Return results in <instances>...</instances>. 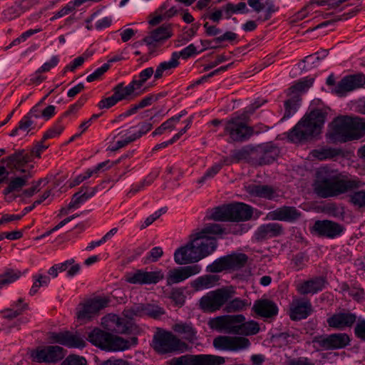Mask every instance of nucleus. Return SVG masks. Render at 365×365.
Here are the masks:
<instances>
[{
  "label": "nucleus",
  "mask_w": 365,
  "mask_h": 365,
  "mask_svg": "<svg viewBox=\"0 0 365 365\" xmlns=\"http://www.w3.org/2000/svg\"><path fill=\"white\" fill-rule=\"evenodd\" d=\"M316 178L314 192L323 198L339 196L363 187L365 185V182L358 178H342L337 170L328 167L319 168Z\"/></svg>",
  "instance_id": "f257e3e1"
},
{
  "label": "nucleus",
  "mask_w": 365,
  "mask_h": 365,
  "mask_svg": "<svg viewBox=\"0 0 365 365\" xmlns=\"http://www.w3.org/2000/svg\"><path fill=\"white\" fill-rule=\"evenodd\" d=\"M238 228L225 227L217 223H207L200 231L190 235V245L194 246L201 259L212 255L217 248V240L228 234L237 235Z\"/></svg>",
  "instance_id": "f03ea898"
},
{
  "label": "nucleus",
  "mask_w": 365,
  "mask_h": 365,
  "mask_svg": "<svg viewBox=\"0 0 365 365\" xmlns=\"http://www.w3.org/2000/svg\"><path fill=\"white\" fill-rule=\"evenodd\" d=\"M365 135V118L354 115H339L331 123L327 138L334 143H343Z\"/></svg>",
  "instance_id": "7ed1b4c3"
},
{
  "label": "nucleus",
  "mask_w": 365,
  "mask_h": 365,
  "mask_svg": "<svg viewBox=\"0 0 365 365\" xmlns=\"http://www.w3.org/2000/svg\"><path fill=\"white\" fill-rule=\"evenodd\" d=\"M326 113L315 109L305 115L288 133V139L294 143L310 140L320 134Z\"/></svg>",
  "instance_id": "20e7f679"
},
{
  "label": "nucleus",
  "mask_w": 365,
  "mask_h": 365,
  "mask_svg": "<svg viewBox=\"0 0 365 365\" xmlns=\"http://www.w3.org/2000/svg\"><path fill=\"white\" fill-rule=\"evenodd\" d=\"M152 347L159 354L182 353L189 346L170 331H158L153 337Z\"/></svg>",
  "instance_id": "39448f33"
},
{
  "label": "nucleus",
  "mask_w": 365,
  "mask_h": 365,
  "mask_svg": "<svg viewBox=\"0 0 365 365\" xmlns=\"http://www.w3.org/2000/svg\"><path fill=\"white\" fill-rule=\"evenodd\" d=\"M87 339L96 346L106 351L124 350L130 347L128 341L98 328L91 331L88 334Z\"/></svg>",
  "instance_id": "423d86ee"
},
{
  "label": "nucleus",
  "mask_w": 365,
  "mask_h": 365,
  "mask_svg": "<svg viewBox=\"0 0 365 365\" xmlns=\"http://www.w3.org/2000/svg\"><path fill=\"white\" fill-rule=\"evenodd\" d=\"M247 114L232 117L225 124V135L230 136L229 142H244L253 135L254 130L246 122Z\"/></svg>",
  "instance_id": "0eeeda50"
},
{
  "label": "nucleus",
  "mask_w": 365,
  "mask_h": 365,
  "mask_svg": "<svg viewBox=\"0 0 365 365\" xmlns=\"http://www.w3.org/2000/svg\"><path fill=\"white\" fill-rule=\"evenodd\" d=\"M234 292L227 288H220L209 292L200 299V307L204 312H214L220 310L232 299Z\"/></svg>",
  "instance_id": "6e6552de"
},
{
  "label": "nucleus",
  "mask_w": 365,
  "mask_h": 365,
  "mask_svg": "<svg viewBox=\"0 0 365 365\" xmlns=\"http://www.w3.org/2000/svg\"><path fill=\"white\" fill-rule=\"evenodd\" d=\"M245 317L243 314L222 315L210 318L207 325L211 329L218 332H225L229 334H237L238 324L244 322Z\"/></svg>",
  "instance_id": "1a4fd4ad"
},
{
  "label": "nucleus",
  "mask_w": 365,
  "mask_h": 365,
  "mask_svg": "<svg viewBox=\"0 0 365 365\" xmlns=\"http://www.w3.org/2000/svg\"><path fill=\"white\" fill-rule=\"evenodd\" d=\"M225 363L224 357L212 354H186L170 361V365H220Z\"/></svg>",
  "instance_id": "9d476101"
},
{
  "label": "nucleus",
  "mask_w": 365,
  "mask_h": 365,
  "mask_svg": "<svg viewBox=\"0 0 365 365\" xmlns=\"http://www.w3.org/2000/svg\"><path fill=\"white\" fill-rule=\"evenodd\" d=\"M65 355V349L56 345L37 347L31 352L32 360L38 363L54 364L63 359Z\"/></svg>",
  "instance_id": "9b49d317"
},
{
  "label": "nucleus",
  "mask_w": 365,
  "mask_h": 365,
  "mask_svg": "<svg viewBox=\"0 0 365 365\" xmlns=\"http://www.w3.org/2000/svg\"><path fill=\"white\" fill-rule=\"evenodd\" d=\"M251 345L244 336H218L213 339V346L220 351L238 352L247 349Z\"/></svg>",
  "instance_id": "f8f14e48"
},
{
  "label": "nucleus",
  "mask_w": 365,
  "mask_h": 365,
  "mask_svg": "<svg viewBox=\"0 0 365 365\" xmlns=\"http://www.w3.org/2000/svg\"><path fill=\"white\" fill-rule=\"evenodd\" d=\"M313 343L322 350L341 349L349 344L350 338L346 333L324 334L315 336Z\"/></svg>",
  "instance_id": "ddd939ff"
},
{
  "label": "nucleus",
  "mask_w": 365,
  "mask_h": 365,
  "mask_svg": "<svg viewBox=\"0 0 365 365\" xmlns=\"http://www.w3.org/2000/svg\"><path fill=\"white\" fill-rule=\"evenodd\" d=\"M108 300L103 298H96L88 300L80 304L77 308L76 316L81 321H88L98 314V312L105 308Z\"/></svg>",
  "instance_id": "4468645a"
},
{
  "label": "nucleus",
  "mask_w": 365,
  "mask_h": 365,
  "mask_svg": "<svg viewBox=\"0 0 365 365\" xmlns=\"http://www.w3.org/2000/svg\"><path fill=\"white\" fill-rule=\"evenodd\" d=\"M125 281L133 284H157L164 278L160 270L147 272L143 269H136L125 274Z\"/></svg>",
  "instance_id": "2eb2a0df"
},
{
  "label": "nucleus",
  "mask_w": 365,
  "mask_h": 365,
  "mask_svg": "<svg viewBox=\"0 0 365 365\" xmlns=\"http://www.w3.org/2000/svg\"><path fill=\"white\" fill-rule=\"evenodd\" d=\"M365 84V75L361 73L344 76L332 89V93L343 96L348 92L362 87Z\"/></svg>",
  "instance_id": "dca6fc26"
},
{
  "label": "nucleus",
  "mask_w": 365,
  "mask_h": 365,
  "mask_svg": "<svg viewBox=\"0 0 365 365\" xmlns=\"http://www.w3.org/2000/svg\"><path fill=\"white\" fill-rule=\"evenodd\" d=\"M254 165H263L272 163L278 157L279 148L271 143L255 146Z\"/></svg>",
  "instance_id": "f3484780"
},
{
  "label": "nucleus",
  "mask_w": 365,
  "mask_h": 365,
  "mask_svg": "<svg viewBox=\"0 0 365 365\" xmlns=\"http://www.w3.org/2000/svg\"><path fill=\"white\" fill-rule=\"evenodd\" d=\"M301 217L302 212L297 207L284 205L269 211L266 215V219L271 221L294 222Z\"/></svg>",
  "instance_id": "a211bd4d"
},
{
  "label": "nucleus",
  "mask_w": 365,
  "mask_h": 365,
  "mask_svg": "<svg viewBox=\"0 0 365 365\" xmlns=\"http://www.w3.org/2000/svg\"><path fill=\"white\" fill-rule=\"evenodd\" d=\"M201 270V266L197 264L174 268L168 272L167 276V284L168 285H171L173 284L180 283L189 277L200 273Z\"/></svg>",
  "instance_id": "6ab92c4d"
},
{
  "label": "nucleus",
  "mask_w": 365,
  "mask_h": 365,
  "mask_svg": "<svg viewBox=\"0 0 365 365\" xmlns=\"http://www.w3.org/2000/svg\"><path fill=\"white\" fill-rule=\"evenodd\" d=\"M50 339L69 348H83L86 344L84 338L79 334H72L69 331L53 332L51 334Z\"/></svg>",
  "instance_id": "aec40b11"
},
{
  "label": "nucleus",
  "mask_w": 365,
  "mask_h": 365,
  "mask_svg": "<svg viewBox=\"0 0 365 365\" xmlns=\"http://www.w3.org/2000/svg\"><path fill=\"white\" fill-rule=\"evenodd\" d=\"M313 227L319 236L329 239L341 235L344 230L341 225L328 220L316 221Z\"/></svg>",
  "instance_id": "412c9836"
},
{
  "label": "nucleus",
  "mask_w": 365,
  "mask_h": 365,
  "mask_svg": "<svg viewBox=\"0 0 365 365\" xmlns=\"http://www.w3.org/2000/svg\"><path fill=\"white\" fill-rule=\"evenodd\" d=\"M174 260L177 264L182 265L187 264L196 263L201 260L197 251L192 245L189 242L177 249L174 253Z\"/></svg>",
  "instance_id": "4be33fe9"
},
{
  "label": "nucleus",
  "mask_w": 365,
  "mask_h": 365,
  "mask_svg": "<svg viewBox=\"0 0 365 365\" xmlns=\"http://www.w3.org/2000/svg\"><path fill=\"white\" fill-rule=\"evenodd\" d=\"M101 324L108 331L117 334H126L130 329V323L116 314H108L102 318Z\"/></svg>",
  "instance_id": "5701e85b"
},
{
  "label": "nucleus",
  "mask_w": 365,
  "mask_h": 365,
  "mask_svg": "<svg viewBox=\"0 0 365 365\" xmlns=\"http://www.w3.org/2000/svg\"><path fill=\"white\" fill-rule=\"evenodd\" d=\"M356 319L355 314L344 311L335 313L327 319V322L330 327L341 330L346 327H351Z\"/></svg>",
  "instance_id": "b1692460"
},
{
  "label": "nucleus",
  "mask_w": 365,
  "mask_h": 365,
  "mask_svg": "<svg viewBox=\"0 0 365 365\" xmlns=\"http://www.w3.org/2000/svg\"><path fill=\"white\" fill-rule=\"evenodd\" d=\"M246 191L251 196L268 200L277 201L279 197L277 190L269 185L251 184L246 187Z\"/></svg>",
  "instance_id": "393cba45"
},
{
  "label": "nucleus",
  "mask_w": 365,
  "mask_h": 365,
  "mask_svg": "<svg viewBox=\"0 0 365 365\" xmlns=\"http://www.w3.org/2000/svg\"><path fill=\"white\" fill-rule=\"evenodd\" d=\"M252 207L243 202L230 204V222H242L251 219Z\"/></svg>",
  "instance_id": "a878e982"
},
{
  "label": "nucleus",
  "mask_w": 365,
  "mask_h": 365,
  "mask_svg": "<svg viewBox=\"0 0 365 365\" xmlns=\"http://www.w3.org/2000/svg\"><path fill=\"white\" fill-rule=\"evenodd\" d=\"M283 232V226L281 224L269 222L259 226L255 233V237L257 241L261 242L280 236Z\"/></svg>",
  "instance_id": "bb28decb"
},
{
  "label": "nucleus",
  "mask_w": 365,
  "mask_h": 365,
  "mask_svg": "<svg viewBox=\"0 0 365 365\" xmlns=\"http://www.w3.org/2000/svg\"><path fill=\"white\" fill-rule=\"evenodd\" d=\"M30 161L29 155L25 153L24 150H19L14 154L2 158L1 162L2 163H7L8 165L11 168L19 171L20 173H26V170L22 168L26 164Z\"/></svg>",
  "instance_id": "cd10ccee"
},
{
  "label": "nucleus",
  "mask_w": 365,
  "mask_h": 365,
  "mask_svg": "<svg viewBox=\"0 0 365 365\" xmlns=\"http://www.w3.org/2000/svg\"><path fill=\"white\" fill-rule=\"evenodd\" d=\"M252 310L264 318H272L278 313L277 304L269 299H259L255 302Z\"/></svg>",
  "instance_id": "c85d7f7f"
},
{
  "label": "nucleus",
  "mask_w": 365,
  "mask_h": 365,
  "mask_svg": "<svg viewBox=\"0 0 365 365\" xmlns=\"http://www.w3.org/2000/svg\"><path fill=\"white\" fill-rule=\"evenodd\" d=\"M312 312V306L309 300H297L292 303L289 317L292 320H301L308 317Z\"/></svg>",
  "instance_id": "c756f323"
},
{
  "label": "nucleus",
  "mask_w": 365,
  "mask_h": 365,
  "mask_svg": "<svg viewBox=\"0 0 365 365\" xmlns=\"http://www.w3.org/2000/svg\"><path fill=\"white\" fill-rule=\"evenodd\" d=\"M326 284L324 277H319L304 281L297 286V290L301 294H314L322 291Z\"/></svg>",
  "instance_id": "7c9ffc66"
},
{
  "label": "nucleus",
  "mask_w": 365,
  "mask_h": 365,
  "mask_svg": "<svg viewBox=\"0 0 365 365\" xmlns=\"http://www.w3.org/2000/svg\"><path fill=\"white\" fill-rule=\"evenodd\" d=\"M138 87L133 84L131 81L127 86L123 83H120L113 88V92L115 93L119 101L124 100L130 101L140 95V92H137Z\"/></svg>",
  "instance_id": "2f4dec72"
},
{
  "label": "nucleus",
  "mask_w": 365,
  "mask_h": 365,
  "mask_svg": "<svg viewBox=\"0 0 365 365\" xmlns=\"http://www.w3.org/2000/svg\"><path fill=\"white\" fill-rule=\"evenodd\" d=\"M172 31L170 25H163L150 32L143 41L148 46L154 45L157 42L166 40L171 37Z\"/></svg>",
  "instance_id": "473e14b6"
},
{
  "label": "nucleus",
  "mask_w": 365,
  "mask_h": 365,
  "mask_svg": "<svg viewBox=\"0 0 365 365\" xmlns=\"http://www.w3.org/2000/svg\"><path fill=\"white\" fill-rule=\"evenodd\" d=\"M255 146L247 145L243 146L240 149L233 150L231 151L232 159L235 163L245 160L254 165L255 161Z\"/></svg>",
  "instance_id": "72a5a7b5"
},
{
  "label": "nucleus",
  "mask_w": 365,
  "mask_h": 365,
  "mask_svg": "<svg viewBox=\"0 0 365 365\" xmlns=\"http://www.w3.org/2000/svg\"><path fill=\"white\" fill-rule=\"evenodd\" d=\"M29 175H25L22 176H17L8 179L6 182L8 183L7 187L3 190V194L7 195L11 192H19L22 187L26 185Z\"/></svg>",
  "instance_id": "f704fd0d"
},
{
  "label": "nucleus",
  "mask_w": 365,
  "mask_h": 365,
  "mask_svg": "<svg viewBox=\"0 0 365 365\" xmlns=\"http://www.w3.org/2000/svg\"><path fill=\"white\" fill-rule=\"evenodd\" d=\"M220 277L214 274H205L197 277L192 282V287L196 291L208 289L217 284Z\"/></svg>",
  "instance_id": "c9c22d12"
},
{
  "label": "nucleus",
  "mask_w": 365,
  "mask_h": 365,
  "mask_svg": "<svg viewBox=\"0 0 365 365\" xmlns=\"http://www.w3.org/2000/svg\"><path fill=\"white\" fill-rule=\"evenodd\" d=\"M230 204L215 207L208 211L207 218L217 222H230Z\"/></svg>",
  "instance_id": "e433bc0d"
},
{
  "label": "nucleus",
  "mask_w": 365,
  "mask_h": 365,
  "mask_svg": "<svg viewBox=\"0 0 365 365\" xmlns=\"http://www.w3.org/2000/svg\"><path fill=\"white\" fill-rule=\"evenodd\" d=\"M250 304L251 303L247 299L235 297L227 301L224 307V311L227 313L239 312L245 310Z\"/></svg>",
  "instance_id": "4c0bfd02"
},
{
  "label": "nucleus",
  "mask_w": 365,
  "mask_h": 365,
  "mask_svg": "<svg viewBox=\"0 0 365 365\" xmlns=\"http://www.w3.org/2000/svg\"><path fill=\"white\" fill-rule=\"evenodd\" d=\"M228 269L237 270L245 266L247 256L243 253L232 254L225 256Z\"/></svg>",
  "instance_id": "58836bf2"
},
{
  "label": "nucleus",
  "mask_w": 365,
  "mask_h": 365,
  "mask_svg": "<svg viewBox=\"0 0 365 365\" xmlns=\"http://www.w3.org/2000/svg\"><path fill=\"white\" fill-rule=\"evenodd\" d=\"M340 149L331 147H324L319 149L313 150L311 152L312 155L320 160L331 159L341 154Z\"/></svg>",
  "instance_id": "ea45409f"
},
{
  "label": "nucleus",
  "mask_w": 365,
  "mask_h": 365,
  "mask_svg": "<svg viewBox=\"0 0 365 365\" xmlns=\"http://www.w3.org/2000/svg\"><path fill=\"white\" fill-rule=\"evenodd\" d=\"M177 57L176 53H172L169 61L160 63L155 71L154 78L159 79L163 76L165 71L176 68L179 65V61L177 60Z\"/></svg>",
  "instance_id": "a19ab883"
},
{
  "label": "nucleus",
  "mask_w": 365,
  "mask_h": 365,
  "mask_svg": "<svg viewBox=\"0 0 365 365\" xmlns=\"http://www.w3.org/2000/svg\"><path fill=\"white\" fill-rule=\"evenodd\" d=\"M301 98L299 95H292L288 100L284 102V114L282 120L289 118L297 110Z\"/></svg>",
  "instance_id": "79ce46f5"
},
{
  "label": "nucleus",
  "mask_w": 365,
  "mask_h": 365,
  "mask_svg": "<svg viewBox=\"0 0 365 365\" xmlns=\"http://www.w3.org/2000/svg\"><path fill=\"white\" fill-rule=\"evenodd\" d=\"M173 330L179 334H184L185 339L190 341L196 339V331L190 324L178 323L173 326Z\"/></svg>",
  "instance_id": "37998d69"
},
{
  "label": "nucleus",
  "mask_w": 365,
  "mask_h": 365,
  "mask_svg": "<svg viewBox=\"0 0 365 365\" xmlns=\"http://www.w3.org/2000/svg\"><path fill=\"white\" fill-rule=\"evenodd\" d=\"M238 332L237 334L241 335H255L259 331V327L257 322L251 320L249 322H240L238 324Z\"/></svg>",
  "instance_id": "c03bdc74"
},
{
  "label": "nucleus",
  "mask_w": 365,
  "mask_h": 365,
  "mask_svg": "<svg viewBox=\"0 0 365 365\" xmlns=\"http://www.w3.org/2000/svg\"><path fill=\"white\" fill-rule=\"evenodd\" d=\"M314 83L313 78H303L298 82H297L294 85L291 86L287 91L288 96L292 95H299L298 93L300 91H304L309 88Z\"/></svg>",
  "instance_id": "a18cd8bd"
},
{
  "label": "nucleus",
  "mask_w": 365,
  "mask_h": 365,
  "mask_svg": "<svg viewBox=\"0 0 365 365\" xmlns=\"http://www.w3.org/2000/svg\"><path fill=\"white\" fill-rule=\"evenodd\" d=\"M88 189V187L83 186L81 187L80 190L76 192L71 199V201L69 202L68 209L71 210L74 207H78L80 204L85 202L89 198L88 195V192H86Z\"/></svg>",
  "instance_id": "49530a36"
},
{
  "label": "nucleus",
  "mask_w": 365,
  "mask_h": 365,
  "mask_svg": "<svg viewBox=\"0 0 365 365\" xmlns=\"http://www.w3.org/2000/svg\"><path fill=\"white\" fill-rule=\"evenodd\" d=\"M123 315L127 319H134L136 317H142L145 316L144 304H137L132 307L125 309Z\"/></svg>",
  "instance_id": "de8ad7c7"
},
{
  "label": "nucleus",
  "mask_w": 365,
  "mask_h": 365,
  "mask_svg": "<svg viewBox=\"0 0 365 365\" xmlns=\"http://www.w3.org/2000/svg\"><path fill=\"white\" fill-rule=\"evenodd\" d=\"M223 10L225 14H226L227 19L230 18L233 14H245L248 12L247 5L245 2H240L236 5L231 3H228L226 5L223 6Z\"/></svg>",
  "instance_id": "09e8293b"
},
{
  "label": "nucleus",
  "mask_w": 365,
  "mask_h": 365,
  "mask_svg": "<svg viewBox=\"0 0 365 365\" xmlns=\"http://www.w3.org/2000/svg\"><path fill=\"white\" fill-rule=\"evenodd\" d=\"M21 276L19 271L8 269L0 275V288L6 286L16 280Z\"/></svg>",
  "instance_id": "8fccbe9b"
},
{
  "label": "nucleus",
  "mask_w": 365,
  "mask_h": 365,
  "mask_svg": "<svg viewBox=\"0 0 365 365\" xmlns=\"http://www.w3.org/2000/svg\"><path fill=\"white\" fill-rule=\"evenodd\" d=\"M349 202L358 209L365 210V191L358 190L349 195Z\"/></svg>",
  "instance_id": "3c124183"
},
{
  "label": "nucleus",
  "mask_w": 365,
  "mask_h": 365,
  "mask_svg": "<svg viewBox=\"0 0 365 365\" xmlns=\"http://www.w3.org/2000/svg\"><path fill=\"white\" fill-rule=\"evenodd\" d=\"M228 267L225 256L221 257L215 260L212 264H209L206 270L212 273L220 272L223 270H227Z\"/></svg>",
  "instance_id": "603ef678"
},
{
  "label": "nucleus",
  "mask_w": 365,
  "mask_h": 365,
  "mask_svg": "<svg viewBox=\"0 0 365 365\" xmlns=\"http://www.w3.org/2000/svg\"><path fill=\"white\" fill-rule=\"evenodd\" d=\"M155 72L152 67H148L140 72L139 79L133 78L132 80L133 84H135L138 88H140L143 85L153 76Z\"/></svg>",
  "instance_id": "864d4df0"
},
{
  "label": "nucleus",
  "mask_w": 365,
  "mask_h": 365,
  "mask_svg": "<svg viewBox=\"0 0 365 365\" xmlns=\"http://www.w3.org/2000/svg\"><path fill=\"white\" fill-rule=\"evenodd\" d=\"M29 309L28 304H23L21 308H8L1 311L2 317L6 319H13L21 315L25 310Z\"/></svg>",
  "instance_id": "5fc2aeb1"
},
{
  "label": "nucleus",
  "mask_w": 365,
  "mask_h": 365,
  "mask_svg": "<svg viewBox=\"0 0 365 365\" xmlns=\"http://www.w3.org/2000/svg\"><path fill=\"white\" fill-rule=\"evenodd\" d=\"M144 312L145 316L158 319L165 314V311L163 308L158 305L144 304Z\"/></svg>",
  "instance_id": "6e6d98bb"
},
{
  "label": "nucleus",
  "mask_w": 365,
  "mask_h": 365,
  "mask_svg": "<svg viewBox=\"0 0 365 365\" xmlns=\"http://www.w3.org/2000/svg\"><path fill=\"white\" fill-rule=\"evenodd\" d=\"M61 365H88L83 356L70 354L61 363Z\"/></svg>",
  "instance_id": "4d7b16f0"
},
{
  "label": "nucleus",
  "mask_w": 365,
  "mask_h": 365,
  "mask_svg": "<svg viewBox=\"0 0 365 365\" xmlns=\"http://www.w3.org/2000/svg\"><path fill=\"white\" fill-rule=\"evenodd\" d=\"M222 168V164H215L205 172L204 175L197 180V182L199 184H202L207 180L214 178V176L219 173Z\"/></svg>",
  "instance_id": "13d9d810"
},
{
  "label": "nucleus",
  "mask_w": 365,
  "mask_h": 365,
  "mask_svg": "<svg viewBox=\"0 0 365 365\" xmlns=\"http://www.w3.org/2000/svg\"><path fill=\"white\" fill-rule=\"evenodd\" d=\"M119 101L118 97L115 93H113L112 96L103 98L98 103V106L100 109H108L115 104H117Z\"/></svg>",
  "instance_id": "bf43d9fd"
},
{
  "label": "nucleus",
  "mask_w": 365,
  "mask_h": 365,
  "mask_svg": "<svg viewBox=\"0 0 365 365\" xmlns=\"http://www.w3.org/2000/svg\"><path fill=\"white\" fill-rule=\"evenodd\" d=\"M264 8L266 7L264 16L263 19H261L260 17H259L257 19L258 21H264L269 20L271 18L272 14L273 13L277 11L279 9V8L275 6L274 1L272 0H267L264 2Z\"/></svg>",
  "instance_id": "052dcab7"
},
{
  "label": "nucleus",
  "mask_w": 365,
  "mask_h": 365,
  "mask_svg": "<svg viewBox=\"0 0 365 365\" xmlns=\"http://www.w3.org/2000/svg\"><path fill=\"white\" fill-rule=\"evenodd\" d=\"M173 53H176L178 57L177 60L179 61L180 57L181 56L184 59H187L191 57L192 55L198 53L197 51L196 47L194 44L191 43L185 48H183L180 52H173Z\"/></svg>",
  "instance_id": "680f3d73"
},
{
  "label": "nucleus",
  "mask_w": 365,
  "mask_h": 365,
  "mask_svg": "<svg viewBox=\"0 0 365 365\" xmlns=\"http://www.w3.org/2000/svg\"><path fill=\"white\" fill-rule=\"evenodd\" d=\"M168 8V1L163 4L156 11V13L158 14L157 16H155L154 18L150 19L149 21V24L152 26H155L158 24L160 21L163 20H165V18L164 17L163 11Z\"/></svg>",
  "instance_id": "e2e57ef3"
},
{
  "label": "nucleus",
  "mask_w": 365,
  "mask_h": 365,
  "mask_svg": "<svg viewBox=\"0 0 365 365\" xmlns=\"http://www.w3.org/2000/svg\"><path fill=\"white\" fill-rule=\"evenodd\" d=\"M61 120L47 132H46L43 136L42 140H46L48 138H52L59 135L63 130V126L60 124Z\"/></svg>",
  "instance_id": "0e129e2a"
},
{
  "label": "nucleus",
  "mask_w": 365,
  "mask_h": 365,
  "mask_svg": "<svg viewBox=\"0 0 365 365\" xmlns=\"http://www.w3.org/2000/svg\"><path fill=\"white\" fill-rule=\"evenodd\" d=\"M110 68L108 63H104L101 67L97 68L93 73L88 76L86 80L88 82H93L98 79L102 75H103Z\"/></svg>",
  "instance_id": "69168bd1"
},
{
  "label": "nucleus",
  "mask_w": 365,
  "mask_h": 365,
  "mask_svg": "<svg viewBox=\"0 0 365 365\" xmlns=\"http://www.w3.org/2000/svg\"><path fill=\"white\" fill-rule=\"evenodd\" d=\"M59 59L58 56H53L51 60L48 62L44 63L37 71L36 73H46L49 71L52 68L57 66Z\"/></svg>",
  "instance_id": "338daca9"
},
{
  "label": "nucleus",
  "mask_w": 365,
  "mask_h": 365,
  "mask_svg": "<svg viewBox=\"0 0 365 365\" xmlns=\"http://www.w3.org/2000/svg\"><path fill=\"white\" fill-rule=\"evenodd\" d=\"M355 335L363 341H365V320L359 319L355 329Z\"/></svg>",
  "instance_id": "774afa93"
}]
</instances>
